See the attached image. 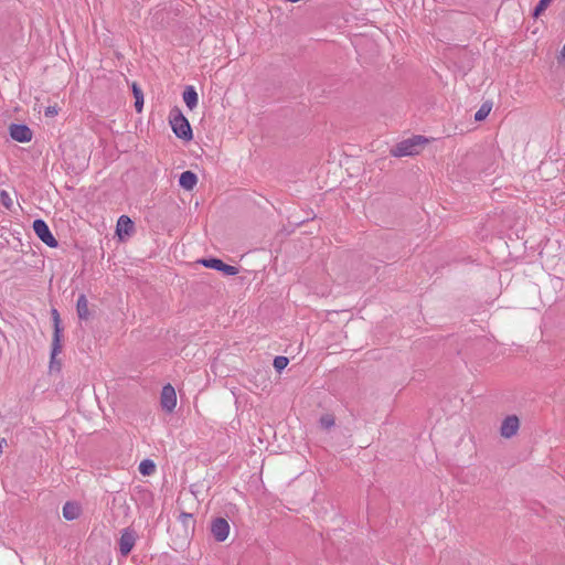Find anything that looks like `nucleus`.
I'll return each mask as SVG.
<instances>
[{
  "label": "nucleus",
  "mask_w": 565,
  "mask_h": 565,
  "mask_svg": "<svg viewBox=\"0 0 565 565\" xmlns=\"http://www.w3.org/2000/svg\"><path fill=\"white\" fill-rule=\"evenodd\" d=\"M169 119L171 128L178 138L185 141H190L193 138L190 122L179 108H173L170 111Z\"/></svg>",
  "instance_id": "f257e3e1"
},
{
  "label": "nucleus",
  "mask_w": 565,
  "mask_h": 565,
  "mask_svg": "<svg viewBox=\"0 0 565 565\" xmlns=\"http://www.w3.org/2000/svg\"><path fill=\"white\" fill-rule=\"evenodd\" d=\"M424 142L423 137L417 136L411 139L398 142L391 149V154L394 157H406L418 153V146Z\"/></svg>",
  "instance_id": "f03ea898"
},
{
  "label": "nucleus",
  "mask_w": 565,
  "mask_h": 565,
  "mask_svg": "<svg viewBox=\"0 0 565 565\" xmlns=\"http://www.w3.org/2000/svg\"><path fill=\"white\" fill-rule=\"evenodd\" d=\"M33 230L38 237L45 243L49 247H57L58 243L51 233L47 224L43 220H35L33 222Z\"/></svg>",
  "instance_id": "7ed1b4c3"
},
{
  "label": "nucleus",
  "mask_w": 565,
  "mask_h": 565,
  "mask_svg": "<svg viewBox=\"0 0 565 565\" xmlns=\"http://www.w3.org/2000/svg\"><path fill=\"white\" fill-rule=\"evenodd\" d=\"M206 268H212L222 271L226 276H234L238 273V268L223 263L218 258H204L199 262Z\"/></svg>",
  "instance_id": "20e7f679"
},
{
  "label": "nucleus",
  "mask_w": 565,
  "mask_h": 565,
  "mask_svg": "<svg viewBox=\"0 0 565 565\" xmlns=\"http://www.w3.org/2000/svg\"><path fill=\"white\" fill-rule=\"evenodd\" d=\"M160 403L162 408L171 413L177 406V394L175 390L171 384H167L162 387Z\"/></svg>",
  "instance_id": "39448f33"
},
{
  "label": "nucleus",
  "mask_w": 565,
  "mask_h": 565,
  "mask_svg": "<svg viewBox=\"0 0 565 565\" xmlns=\"http://www.w3.org/2000/svg\"><path fill=\"white\" fill-rule=\"evenodd\" d=\"M211 532L217 542H224L230 534V524L224 518H216L212 521Z\"/></svg>",
  "instance_id": "423d86ee"
},
{
  "label": "nucleus",
  "mask_w": 565,
  "mask_h": 565,
  "mask_svg": "<svg viewBox=\"0 0 565 565\" xmlns=\"http://www.w3.org/2000/svg\"><path fill=\"white\" fill-rule=\"evenodd\" d=\"M10 137L18 142H29L33 137L32 130L22 124H12L9 127Z\"/></svg>",
  "instance_id": "0eeeda50"
},
{
  "label": "nucleus",
  "mask_w": 565,
  "mask_h": 565,
  "mask_svg": "<svg viewBox=\"0 0 565 565\" xmlns=\"http://www.w3.org/2000/svg\"><path fill=\"white\" fill-rule=\"evenodd\" d=\"M520 428V420L516 415L507 416L500 427V434L503 438H511L516 435Z\"/></svg>",
  "instance_id": "6e6552de"
},
{
  "label": "nucleus",
  "mask_w": 565,
  "mask_h": 565,
  "mask_svg": "<svg viewBox=\"0 0 565 565\" xmlns=\"http://www.w3.org/2000/svg\"><path fill=\"white\" fill-rule=\"evenodd\" d=\"M136 543V533L134 530L127 527L121 532L119 539V551L122 556H127L134 548Z\"/></svg>",
  "instance_id": "1a4fd4ad"
},
{
  "label": "nucleus",
  "mask_w": 565,
  "mask_h": 565,
  "mask_svg": "<svg viewBox=\"0 0 565 565\" xmlns=\"http://www.w3.org/2000/svg\"><path fill=\"white\" fill-rule=\"evenodd\" d=\"M62 331L56 330V332L53 333V340H52V351H51V361H50V369L60 371L61 369V362L56 360V355L61 353L62 351Z\"/></svg>",
  "instance_id": "9d476101"
},
{
  "label": "nucleus",
  "mask_w": 565,
  "mask_h": 565,
  "mask_svg": "<svg viewBox=\"0 0 565 565\" xmlns=\"http://www.w3.org/2000/svg\"><path fill=\"white\" fill-rule=\"evenodd\" d=\"M135 231V225L131 218L127 215H121L117 221L116 234L119 239H124V236H130Z\"/></svg>",
  "instance_id": "9b49d317"
},
{
  "label": "nucleus",
  "mask_w": 565,
  "mask_h": 565,
  "mask_svg": "<svg viewBox=\"0 0 565 565\" xmlns=\"http://www.w3.org/2000/svg\"><path fill=\"white\" fill-rule=\"evenodd\" d=\"M198 183V177L192 171H184L181 173L179 184L184 190L191 191Z\"/></svg>",
  "instance_id": "f8f14e48"
},
{
  "label": "nucleus",
  "mask_w": 565,
  "mask_h": 565,
  "mask_svg": "<svg viewBox=\"0 0 565 565\" xmlns=\"http://www.w3.org/2000/svg\"><path fill=\"white\" fill-rule=\"evenodd\" d=\"M182 97L183 102L190 110H193L198 106L199 96L193 86H186Z\"/></svg>",
  "instance_id": "ddd939ff"
},
{
  "label": "nucleus",
  "mask_w": 565,
  "mask_h": 565,
  "mask_svg": "<svg viewBox=\"0 0 565 565\" xmlns=\"http://www.w3.org/2000/svg\"><path fill=\"white\" fill-rule=\"evenodd\" d=\"M77 316L81 320L89 318L88 300L84 294L79 295L76 302Z\"/></svg>",
  "instance_id": "4468645a"
},
{
  "label": "nucleus",
  "mask_w": 565,
  "mask_h": 565,
  "mask_svg": "<svg viewBox=\"0 0 565 565\" xmlns=\"http://www.w3.org/2000/svg\"><path fill=\"white\" fill-rule=\"evenodd\" d=\"M81 515V507L75 502H66L63 507V516L68 520H75Z\"/></svg>",
  "instance_id": "2eb2a0df"
},
{
  "label": "nucleus",
  "mask_w": 565,
  "mask_h": 565,
  "mask_svg": "<svg viewBox=\"0 0 565 565\" xmlns=\"http://www.w3.org/2000/svg\"><path fill=\"white\" fill-rule=\"evenodd\" d=\"M179 520L180 522L182 523L183 525V529H184V534L185 536L189 535V529L194 526V519H193V515L190 514V513H185V512H182L179 516Z\"/></svg>",
  "instance_id": "dca6fc26"
},
{
  "label": "nucleus",
  "mask_w": 565,
  "mask_h": 565,
  "mask_svg": "<svg viewBox=\"0 0 565 565\" xmlns=\"http://www.w3.org/2000/svg\"><path fill=\"white\" fill-rule=\"evenodd\" d=\"M132 93L135 97V107L138 113L142 110L143 106V94L142 90L136 85H132Z\"/></svg>",
  "instance_id": "f3484780"
},
{
  "label": "nucleus",
  "mask_w": 565,
  "mask_h": 565,
  "mask_svg": "<svg viewBox=\"0 0 565 565\" xmlns=\"http://www.w3.org/2000/svg\"><path fill=\"white\" fill-rule=\"evenodd\" d=\"M154 469H156V466H154L153 461H151L149 459L141 461L139 465V471L143 476H150L151 473L154 472Z\"/></svg>",
  "instance_id": "a211bd4d"
},
{
  "label": "nucleus",
  "mask_w": 565,
  "mask_h": 565,
  "mask_svg": "<svg viewBox=\"0 0 565 565\" xmlns=\"http://www.w3.org/2000/svg\"><path fill=\"white\" fill-rule=\"evenodd\" d=\"M553 0H540L534 9L533 17H540L552 3Z\"/></svg>",
  "instance_id": "6ab92c4d"
},
{
  "label": "nucleus",
  "mask_w": 565,
  "mask_h": 565,
  "mask_svg": "<svg viewBox=\"0 0 565 565\" xmlns=\"http://www.w3.org/2000/svg\"><path fill=\"white\" fill-rule=\"evenodd\" d=\"M490 110H491L490 106H488L487 104H482L481 107L475 114V119L477 121H481V120L486 119L488 117Z\"/></svg>",
  "instance_id": "aec40b11"
},
{
  "label": "nucleus",
  "mask_w": 565,
  "mask_h": 565,
  "mask_svg": "<svg viewBox=\"0 0 565 565\" xmlns=\"http://www.w3.org/2000/svg\"><path fill=\"white\" fill-rule=\"evenodd\" d=\"M289 363V360L286 356H276L274 359V367L276 371H282Z\"/></svg>",
  "instance_id": "412c9836"
},
{
  "label": "nucleus",
  "mask_w": 565,
  "mask_h": 565,
  "mask_svg": "<svg viewBox=\"0 0 565 565\" xmlns=\"http://www.w3.org/2000/svg\"><path fill=\"white\" fill-rule=\"evenodd\" d=\"M320 425L324 429H329L334 426V417L332 415H324L320 418Z\"/></svg>",
  "instance_id": "4be33fe9"
},
{
  "label": "nucleus",
  "mask_w": 565,
  "mask_h": 565,
  "mask_svg": "<svg viewBox=\"0 0 565 565\" xmlns=\"http://www.w3.org/2000/svg\"><path fill=\"white\" fill-rule=\"evenodd\" d=\"M0 200H1V203L7 207V209H10L13 204V201L10 196V194L2 190L0 191Z\"/></svg>",
  "instance_id": "5701e85b"
},
{
  "label": "nucleus",
  "mask_w": 565,
  "mask_h": 565,
  "mask_svg": "<svg viewBox=\"0 0 565 565\" xmlns=\"http://www.w3.org/2000/svg\"><path fill=\"white\" fill-rule=\"evenodd\" d=\"M52 316H53V321H54V332H56V330L62 331V329L60 328V316H58V312L56 309L52 310Z\"/></svg>",
  "instance_id": "b1692460"
},
{
  "label": "nucleus",
  "mask_w": 565,
  "mask_h": 565,
  "mask_svg": "<svg viewBox=\"0 0 565 565\" xmlns=\"http://www.w3.org/2000/svg\"><path fill=\"white\" fill-rule=\"evenodd\" d=\"M57 113H58V109L56 106H49L45 109L46 117H54L55 115H57Z\"/></svg>",
  "instance_id": "393cba45"
},
{
  "label": "nucleus",
  "mask_w": 565,
  "mask_h": 565,
  "mask_svg": "<svg viewBox=\"0 0 565 565\" xmlns=\"http://www.w3.org/2000/svg\"><path fill=\"white\" fill-rule=\"evenodd\" d=\"M559 58H561V60H563V61H565V43H564V46H563V49H562V51H561Z\"/></svg>",
  "instance_id": "a878e982"
},
{
  "label": "nucleus",
  "mask_w": 565,
  "mask_h": 565,
  "mask_svg": "<svg viewBox=\"0 0 565 565\" xmlns=\"http://www.w3.org/2000/svg\"><path fill=\"white\" fill-rule=\"evenodd\" d=\"M6 445V439H0V455L2 454V447Z\"/></svg>",
  "instance_id": "bb28decb"
}]
</instances>
